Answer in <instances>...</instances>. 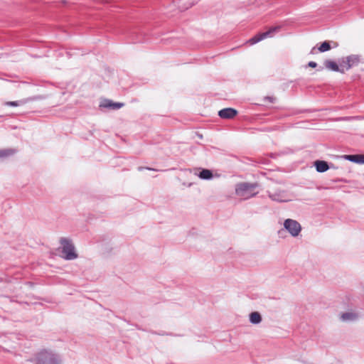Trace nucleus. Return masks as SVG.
<instances>
[{
	"label": "nucleus",
	"mask_w": 364,
	"mask_h": 364,
	"mask_svg": "<svg viewBox=\"0 0 364 364\" xmlns=\"http://www.w3.org/2000/svg\"><path fill=\"white\" fill-rule=\"evenodd\" d=\"M343 158L358 164H364V155L363 154H346L343 156Z\"/></svg>",
	"instance_id": "12"
},
{
	"label": "nucleus",
	"mask_w": 364,
	"mask_h": 364,
	"mask_svg": "<svg viewBox=\"0 0 364 364\" xmlns=\"http://www.w3.org/2000/svg\"><path fill=\"white\" fill-rule=\"evenodd\" d=\"M346 59L349 60V63H353V66L357 65L359 63L360 58L357 55H350L346 57Z\"/></svg>",
	"instance_id": "20"
},
{
	"label": "nucleus",
	"mask_w": 364,
	"mask_h": 364,
	"mask_svg": "<svg viewBox=\"0 0 364 364\" xmlns=\"http://www.w3.org/2000/svg\"><path fill=\"white\" fill-rule=\"evenodd\" d=\"M325 67L332 71L338 72L341 73H345V69L341 68L339 65L334 60H326L324 61Z\"/></svg>",
	"instance_id": "11"
},
{
	"label": "nucleus",
	"mask_w": 364,
	"mask_h": 364,
	"mask_svg": "<svg viewBox=\"0 0 364 364\" xmlns=\"http://www.w3.org/2000/svg\"><path fill=\"white\" fill-rule=\"evenodd\" d=\"M308 66L312 68H315L317 67V63L314 61H310L308 63Z\"/></svg>",
	"instance_id": "24"
},
{
	"label": "nucleus",
	"mask_w": 364,
	"mask_h": 364,
	"mask_svg": "<svg viewBox=\"0 0 364 364\" xmlns=\"http://www.w3.org/2000/svg\"><path fill=\"white\" fill-rule=\"evenodd\" d=\"M314 166L318 173H324L333 167V164L324 160H316L314 162Z\"/></svg>",
	"instance_id": "9"
},
{
	"label": "nucleus",
	"mask_w": 364,
	"mask_h": 364,
	"mask_svg": "<svg viewBox=\"0 0 364 364\" xmlns=\"http://www.w3.org/2000/svg\"><path fill=\"white\" fill-rule=\"evenodd\" d=\"M315 49H316V48H315V47H314V48H312V50H311V53H314V50Z\"/></svg>",
	"instance_id": "27"
},
{
	"label": "nucleus",
	"mask_w": 364,
	"mask_h": 364,
	"mask_svg": "<svg viewBox=\"0 0 364 364\" xmlns=\"http://www.w3.org/2000/svg\"><path fill=\"white\" fill-rule=\"evenodd\" d=\"M191 186H192V183H188V187H191Z\"/></svg>",
	"instance_id": "29"
},
{
	"label": "nucleus",
	"mask_w": 364,
	"mask_h": 364,
	"mask_svg": "<svg viewBox=\"0 0 364 364\" xmlns=\"http://www.w3.org/2000/svg\"><path fill=\"white\" fill-rule=\"evenodd\" d=\"M144 169L150 170V171H158V170H157V169H156V168H150V167H147V166H139V167H138V170H139V171H143V170H144Z\"/></svg>",
	"instance_id": "23"
},
{
	"label": "nucleus",
	"mask_w": 364,
	"mask_h": 364,
	"mask_svg": "<svg viewBox=\"0 0 364 364\" xmlns=\"http://www.w3.org/2000/svg\"><path fill=\"white\" fill-rule=\"evenodd\" d=\"M331 43L328 41H324L322 43H320L319 46L318 47V50L321 53L326 52L331 50Z\"/></svg>",
	"instance_id": "16"
},
{
	"label": "nucleus",
	"mask_w": 364,
	"mask_h": 364,
	"mask_svg": "<svg viewBox=\"0 0 364 364\" xmlns=\"http://www.w3.org/2000/svg\"><path fill=\"white\" fill-rule=\"evenodd\" d=\"M59 242L61 245V256L65 260H73L78 257L75 247L72 240L67 237H60Z\"/></svg>",
	"instance_id": "2"
},
{
	"label": "nucleus",
	"mask_w": 364,
	"mask_h": 364,
	"mask_svg": "<svg viewBox=\"0 0 364 364\" xmlns=\"http://www.w3.org/2000/svg\"><path fill=\"white\" fill-rule=\"evenodd\" d=\"M17 153V149L14 148H8L0 149V159H4Z\"/></svg>",
	"instance_id": "14"
},
{
	"label": "nucleus",
	"mask_w": 364,
	"mask_h": 364,
	"mask_svg": "<svg viewBox=\"0 0 364 364\" xmlns=\"http://www.w3.org/2000/svg\"><path fill=\"white\" fill-rule=\"evenodd\" d=\"M238 111L232 107H225L218 111V115L223 119H231L235 117Z\"/></svg>",
	"instance_id": "8"
},
{
	"label": "nucleus",
	"mask_w": 364,
	"mask_h": 364,
	"mask_svg": "<svg viewBox=\"0 0 364 364\" xmlns=\"http://www.w3.org/2000/svg\"><path fill=\"white\" fill-rule=\"evenodd\" d=\"M262 320V315L258 311H252V324H259Z\"/></svg>",
	"instance_id": "17"
},
{
	"label": "nucleus",
	"mask_w": 364,
	"mask_h": 364,
	"mask_svg": "<svg viewBox=\"0 0 364 364\" xmlns=\"http://www.w3.org/2000/svg\"><path fill=\"white\" fill-rule=\"evenodd\" d=\"M284 227L293 237L298 236L301 230V226L299 223L290 218L284 220Z\"/></svg>",
	"instance_id": "3"
},
{
	"label": "nucleus",
	"mask_w": 364,
	"mask_h": 364,
	"mask_svg": "<svg viewBox=\"0 0 364 364\" xmlns=\"http://www.w3.org/2000/svg\"><path fill=\"white\" fill-rule=\"evenodd\" d=\"M334 182H345L346 180H344L343 178H336L335 180H333Z\"/></svg>",
	"instance_id": "25"
},
{
	"label": "nucleus",
	"mask_w": 364,
	"mask_h": 364,
	"mask_svg": "<svg viewBox=\"0 0 364 364\" xmlns=\"http://www.w3.org/2000/svg\"><path fill=\"white\" fill-rule=\"evenodd\" d=\"M24 104H26V100H25L24 99L16 101H9L6 102V105L10 107H18L20 105H23Z\"/></svg>",
	"instance_id": "18"
},
{
	"label": "nucleus",
	"mask_w": 364,
	"mask_h": 364,
	"mask_svg": "<svg viewBox=\"0 0 364 364\" xmlns=\"http://www.w3.org/2000/svg\"><path fill=\"white\" fill-rule=\"evenodd\" d=\"M195 174L199 178L205 181L212 180L215 177V174L212 170L205 168H198L196 170ZM215 176H218V175L215 174Z\"/></svg>",
	"instance_id": "7"
},
{
	"label": "nucleus",
	"mask_w": 364,
	"mask_h": 364,
	"mask_svg": "<svg viewBox=\"0 0 364 364\" xmlns=\"http://www.w3.org/2000/svg\"><path fill=\"white\" fill-rule=\"evenodd\" d=\"M245 43H247H247H250V39H248V40H246Z\"/></svg>",
	"instance_id": "26"
},
{
	"label": "nucleus",
	"mask_w": 364,
	"mask_h": 364,
	"mask_svg": "<svg viewBox=\"0 0 364 364\" xmlns=\"http://www.w3.org/2000/svg\"><path fill=\"white\" fill-rule=\"evenodd\" d=\"M309 112L308 109L304 110L301 112Z\"/></svg>",
	"instance_id": "30"
},
{
	"label": "nucleus",
	"mask_w": 364,
	"mask_h": 364,
	"mask_svg": "<svg viewBox=\"0 0 364 364\" xmlns=\"http://www.w3.org/2000/svg\"><path fill=\"white\" fill-rule=\"evenodd\" d=\"M124 106V103L119 102H114L109 99H102L99 105V107L102 109H107L109 110H118Z\"/></svg>",
	"instance_id": "5"
},
{
	"label": "nucleus",
	"mask_w": 364,
	"mask_h": 364,
	"mask_svg": "<svg viewBox=\"0 0 364 364\" xmlns=\"http://www.w3.org/2000/svg\"><path fill=\"white\" fill-rule=\"evenodd\" d=\"M248 318H249V321H250V313L247 315Z\"/></svg>",
	"instance_id": "28"
},
{
	"label": "nucleus",
	"mask_w": 364,
	"mask_h": 364,
	"mask_svg": "<svg viewBox=\"0 0 364 364\" xmlns=\"http://www.w3.org/2000/svg\"><path fill=\"white\" fill-rule=\"evenodd\" d=\"M339 66L341 68H344L346 72L353 67V63H349L346 58H343L339 60Z\"/></svg>",
	"instance_id": "15"
},
{
	"label": "nucleus",
	"mask_w": 364,
	"mask_h": 364,
	"mask_svg": "<svg viewBox=\"0 0 364 364\" xmlns=\"http://www.w3.org/2000/svg\"><path fill=\"white\" fill-rule=\"evenodd\" d=\"M268 193V196L273 201H276L278 203H284L289 201L287 198L286 191L281 189L276 190L274 193H270L269 191H267Z\"/></svg>",
	"instance_id": "6"
},
{
	"label": "nucleus",
	"mask_w": 364,
	"mask_h": 364,
	"mask_svg": "<svg viewBox=\"0 0 364 364\" xmlns=\"http://www.w3.org/2000/svg\"><path fill=\"white\" fill-rule=\"evenodd\" d=\"M46 98V97L45 95H34L32 97L24 98V100H26V103H28L29 102L45 100Z\"/></svg>",
	"instance_id": "19"
},
{
	"label": "nucleus",
	"mask_w": 364,
	"mask_h": 364,
	"mask_svg": "<svg viewBox=\"0 0 364 364\" xmlns=\"http://www.w3.org/2000/svg\"><path fill=\"white\" fill-rule=\"evenodd\" d=\"M250 190V183H240L236 185L235 193L239 196H245V198L250 197V196H245L246 193Z\"/></svg>",
	"instance_id": "10"
},
{
	"label": "nucleus",
	"mask_w": 364,
	"mask_h": 364,
	"mask_svg": "<svg viewBox=\"0 0 364 364\" xmlns=\"http://www.w3.org/2000/svg\"><path fill=\"white\" fill-rule=\"evenodd\" d=\"M264 101H268L271 103H274L277 101V99L272 96H267L264 98Z\"/></svg>",
	"instance_id": "22"
},
{
	"label": "nucleus",
	"mask_w": 364,
	"mask_h": 364,
	"mask_svg": "<svg viewBox=\"0 0 364 364\" xmlns=\"http://www.w3.org/2000/svg\"><path fill=\"white\" fill-rule=\"evenodd\" d=\"M31 362L33 364H62V359L59 354L43 349L35 354Z\"/></svg>",
	"instance_id": "1"
},
{
	"label": "nucleus",
	"mask_w": 364,
	"mask_h": 364,
	"mask_svg": "<svg viewBox=\"0 0 364 364\" xmlns=\"http://www.w3.org/2000/svg\"><path fill=\"white\" fill-rule=\"evenodd\" d=\"M358 314L355 312H345L341 315V320L343 322H353L358 319Z\"/></svg>",
	"instance_id": "13"
},
{
	"label": "nucleus",
	"mask_w": 364,
	"mask_h": 364,
	"mask_svg": "<svg viewBox=\"0 0 364 364\" xmlns=\"http://www.w3.org/2000/svg\"><path fill=\"white\" fill-rule=\"evenodd\" d=\"M279 29V26H274L269 28L265 31L259 32L257 34L252 37V45L257 43L267 38L272 37Z\"/></svg>",
	"instance_id": "4"
},
{
	"label": "nucleus",
	"mask_w": 364,
	"mask_h": 364,
	"mask_svg": "<svg viewBox=\"0 0 364 364\" xmlns=\"http://www.w3.org/2000/svg\"><path fill=\"white\" fill-rule=\"evenodd\" d=\"M158 334L159 335H164V333H159Z\"/></svg>",
	"instance_id": "31"
},
{
	"label": "nucleus",
	"mask_w": 364,
	"mask_h": 364,
	"mask_svg": "<svg viewBox=\"0 0 364 364\" xmlns=\"http://www.w3.org/2000/svg\"><path fill=\"white\" fill-rule=\"evenodd\" d=\"M258 186L257 183H252V198H256L257 195L259 193L258 192H255V188Z\"/></svg>",
	"instance_id": "21"
}]
</instances>
